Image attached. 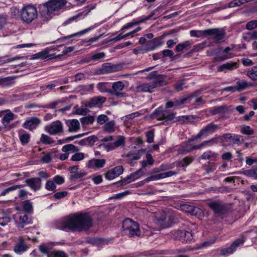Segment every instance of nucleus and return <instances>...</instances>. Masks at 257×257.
<instances>
[{
  "label": "nucleus",
  "instance_id": "1",
  "mask_svg": "<svg viewBox=\"0 0 257 257\" xmlns=\"http://www.w3.org/2000/svg\"><path fill=\"white\" fill-rule=\"evenodd\" d=\"M92 224V219L89 213H75L58 223L57 228L63 230L80 232L88 230Z\"/></svg>",
  "mask_w": 257,
  "mask_h": 257
},
{
  "label": "nucleus",
  "instance_id": "2",
  "mask_svg": "<svg viewBox=\"0 0 257 257\" xmlns=\"http://www.w3.org/2000/svg\"><path fill=\"white\" fill-rule=\"evenodd\" d=\"M166 78V75L159 74L157 71H153L150 73L146 77L147 79L152 80V81L138 85L136 87V91L152 93L154 89L167 84Z\"/></svg>",
  "mask_w": 257,
  "mask_h": 257
},
{
  "label": "nucleus",
  "instance_id": "3",
  "mask_svg": "<svg viewBox=\"0 0 257 257\" xmlns=\"http://www.w3.org/2000/svg\"><path fill=\"white\" fill-rule=\"evenodd\" d=\"M66 3L65 0H50L41 5L40 13L42 20L46 22L48 21L51 18L52 13L61 9Z\"/></svg>",
  "mask_w": 257,
  "mask_h": 257
},
{
  "label": "nucleus",
  "instance_id": "4",
  "mask_svg": "<svg viewBox=\"0 0 257 257\" xmlns=\"http://www.w3.org/2000/svg\"><path fill=\"white\" fill-rule=\"evenodd\" d=\"M121 229L122 233L129 237L140 236L141 234L139 223L130 218L122 221Z\"/></svg>",
  "mask_w": 257,
  "mask_h": 257
},
{
  "label": "nucleus",
  "instance_id": "5",
  "mask_svg": "<svg viewBox=\"0 0 257 257\" xmlns=\"http://www.w3.org/2000/svg\"><path fill=\"white\" fill-rule=\"evenodd\" d=\"M38 17V13L35 7L31 5L24 7L21 12V18L23 21L28 24L32 23Z\"/></svg>",
  "mask_w": 257,
  "mask_h": 257
},
{
  "label": "nucleus",
  "instance_id": "6",
  "mask_svg": "<svg viewBox=\"0 0 257 257\" xmlns=\"http://www.w3.org/2000/svg\"><path fill=\"white\" fill-rule=\"evenodd\" d=\"M208 205L217 216L225 214L229 211L228 206L219 200L211 201L208 203Z\"/></svg>",
  "mask_w": 257,
  "mask_h": 257
},
{
  "label": "nucleus",
  "instance_id": "7",
  "mask_svg": "<svg viewBox=\"0 0 257 257\" xmlns=\"http://www.w3.org/2000/svg\"><path fill=\"white\" fill-rule=\"evenodd\" d=\"M245 239L244 235H241L239 238L236 239L229 247L221 249L220 252V255L225 256L232 253L236 250L238 247L244 243Z\"/></svg>",
  "mask_w": 257,
  "mask_h": 257
},
{
  "label": "nucleus",
  "instance_id": "8",
  "mask_svg": "<svg viewBox=\"0 0 257 257\" xmlns=\"http://www.w3.org/2000/svg\"><path fill=\"white\" fill-rule=\"evenodd\" d=\"M218 125L213 123H210L204 126L200 131L199 133L194 137L192 141L197 140L201 137H207L214 133L218 129Z\"/></svg>",
  "mask_w": 257,
  "mask_h": 257
},
{
  "label": "nucleus",
  "instance_id": "9",
  "mask_svg": "<svg viewBox=\"0 0 257 257\" xmlns=\"http://www.w3.org/2000/svg\"><path fill=\"white\" fill-rule=\"evenodd\" d=\"M122 66L120 64H114L111 63L103 64L101 68L98 70L99 74H105L113 73L121 70Z\"/></svg>",
  "mask_w": 257,
  "mask_h": 257
},
{
  "label": "nucleus",
  "instance_id": "10",
  "mask_svg": "<svg viewBox=\"0 0 257 257\" xmlns=\"http://www.w3.org/2000/svg\"><path fill=\"white\" fill-rule=\"evenodd\" d=\"M112 89H111V95L115 96L117 98L124 97L127 96L125 92H121L124 87L123 83L119 81L112 83Z\"/></svg>",
  "mask_w": 257,
  "mask_h": 257
},
{
  "label": "nucleus",
  "instance_id": "11",
  "mask_svg": "<svg viewBox=\"0 0 257 257\" xmlns=\"http://www.w3.org/2000/svg\"><path fill=\"white\" fill-rule=\"evenodd\" d=\"M174 221V216L171 214L164 213L161 216L157 219V223L161 228L169 227Z\"/></svg>",
  "mask_w": 257,
  "mask_h": 257
},
{
  "label": "nucleus",
  "instance_id": "12",
  "mask_svg": "<svg viewBox=\"0 0 257 257\" xmlns=\"http://www.w3.org/2000/svg\"><path fill=\"white\" fill-rule=\"evenodd\" d=\"M45 130L50 134L55 135L63 132V126L59 120L53 122L49 126L45 127Z\"/></svg>",
  "mask_w": 257,
  "mask_h": 257
},
{
  "label": "nucleus",
  "instance_id": "13",
  "mask_svg": "<svg viewBox=\"0 0 257 257\" xmlns=\"http://www.w3.org/2000/svg\"><path fill=\"white\" fill-rule=\"evenodd\" d=\"M225 32L222 29L212 28L208 29L207 36H213L216 42H219L225 36Z\"/></svg>",
  "mask_w": 257,
  "mask_h": 257
},
{
  "label": "nucleus",
  "instance_id": "14",
  "mask_svg": "<svg viewBox=\"0 0 257 257\" xmlns=\"http://www.w3.org/2000/svg\"><path fill=\"white\" fill-rule=\"evenodd\" d=\"M123 172L122 166H117L109 170L105 175V178L107 180H112L121 175Z\"/></svg>",
  "mask_w": 257,
  "mask_h": 257
},
{
  "label": "nucleus",
  "instance_id": "15",
  "mask_svg": "<svg viewBox=\"0 0 257 257\" xmlns=\"http://www.w3.org/2000/svg\"><path fill=\"white\" fill-rule=\"evenodd\" d=\"M181 209L185 211L187 213H189L191 215L193 216H197L198 215L201 214L202 213V210L200 209L199 208L191 206L188 204H182L180 205Z\"/></svg>",
  "mask_w": 257,
  "mask_h": 257
},
{
  "label": "nucleus",
  "instance_id": "16",
  "mask_svg": "<svg viewBox=\"0 0 257 257\" xmlns=\"http://www.w3.org/2000/svg\"><path fill=\"white\" fill-rule=\"evenodd\" d=\"M221 138H223L224 141L228 143H232L234 144L239 145L241 144L242 142L240 139L242 137L240 135L236 134H231L229 133L225 134L222 136H220Z\"/></svg>",
  "mask_w": 257,
  "mask_h": 257
},
{
  "label": "nucleus",
  "instance_id": "17",
  "mask_svg": "<svg viewBox=\"0 0 257 257\" xmlns=\"http://www.w3.org/2000/svg\"><path fill=\"white\" fill-rule=\"evenodd\" d=\"M105 159H92L86 164V167L88 169H100L105 164Z\"/></svg>",
  "mask_w": 257,
  "mask_h": 257
},
{
  "label": "nucleus",
  "instance_id": "18",
  "mask_svg": "<svg viewBox=\"0 0 257 257\" xmlns=\"http://www.w3.org/2000/svg\"><path fill=\"white\" fill-rule=\"evenodd\" d=\"M42 180L40 178H31L25 180V183L33 190L36 191L41 188Z\"/></svg>",
  "mask_w": 257,
  "mask_h": 257
},
{
  "label": "nucleus",
  "instance_id": "19",
  "mask_svg": "<svg viewBox=\"0 0 257 257\" xmlns=\"http://www.w3.org/2000/svg\"><path fill=\"white\" fill-rule=\"evenodd\" d=\"M106 101V98L103 96H96L92 98L85 104L87 107L92 108L95 106H101Z\"/></svg>",
  "mask_w": 257,
  "mask_h": 257
},
{
  "label": "nucleus",
  "instance_id": "20",
  "mask_svg": "<svg viewBox=\"0 0 257 257\" xmlns=\"http://www.w3.org/2000/svg\"><path fill=\"white\" fill-rule=\"evenodd\" d=\"M41 121L39 118L36 117H33L27 120L23 124V127L26 129L32 131L35 129L40 124Z\"/></svg>",
  "mask_w": 257,
  "mask_h": 257
},
{
  "label": "nucleus",
  "instance_id": "21",
  "mask_svg": "<svg viewBox=\"0 0 257 257\" xmlns=\"http://www.w3.org/2000/svg\"><path fill=\"white\" fill-rule=\"evenodd\" d=\"M177 174V172L173 171H170L167 172H164L155 175L147 178L145 180L147 182L150 181L152 180H157L161 179H164L167 177H169L175 175Z\"/></svg>",
  "mask_w": 257,
  "mask_h": 257
},
{
  "label": "nucleus",
  "instance_id": "22",
  "mask_svg": "<svg viewBox=\"0 0 257 257\" xmlns=\"http://www.w3.org/2000/svg\"><path fill=\"white\" fill-rule=\"evenodd\" d=\"M228 107L226 105L214 106L211 108L210 113L212 115L219 114L223 117L228 111Z\"/></svg>",
  "mask_w": 257,
  "mask_h": 257
},
{
  "label": "nucleus",
  "instance_id": "23",
  "mask_svg": "<svg viewBox=\"0 0 257 257\" xmlns=\"http://www.w3.org/2000/svg\"><path fill=\"white\" fill-rule=\"evenodd\" d=\"M28 247L26 244L24 239L20 237L18 243L16 245L14 248V251L18 254H22L23 252L26 251Z\"/></svg>",
  "mask_w": 257,
  "mask_h": 257
},
{
  "label": "nucleus",
  "instance_id": "24",
  "mask_svg": "<svg viewBox=\"0 0 257 257\" xmlns=\"http://www.w3.org/2000/svg\"><path fill=\"white\" fill-rule=\"evenodd\" d=\"M66 123L68 127L69 132H76L80 128L79 122L77 119L67 120Z\"/></svg>",
  "mask_w": 257,
  "mask_h": 257
},
{
  "label": "nucleus",
  "instance_id": "25",
  "mask_svg": "<svg viewBox=\"0 0 257 257\" xmlns=\"http://www.w3.org/2000/svg\"><path fill=\"white\" fill-rule=\"evenodd\" d=\"M194 138V137L189 139L186 143L183 144L178 149V152L181 154H186L192 151H193L192 146L191 145L190 143L192 141L191 140Z\"/></svg>",
  "mask_w": 257,
  "mask_h": 257
},
{
  "label": "nucleus",
  "instance_id": "26",
  "mask_svg": "<svg viewBox=\"0 0 257 257\" xmlns=\"http://www.w3.org/2000/svg\"><path fill=\"white\" fill-rule=\"evenodd\" d=\"M165 110L166 109L163 107L160 106L156 109L151 114V117L158 120H164V116L166 114Z\"/></svg>",
  "mask_w": 257,
  "mask_h": 257
},
{
  "label": "nucleus",
  "instance_id": "27",
  "mask_svg": "<svg viewBox=\"0 0 257 257\" xmlns=\"http://www.w3.org/2000/svg\"><path fill=\"white\" fill-rule=\"evenodd\" d=\"M238 63L235 62H230L223 64L219 66L218 71L220 72L224 71L225 70H232L237 68Z\"/></svg>",
  "mask_w": 257,
  "mask_h": 257
},
{
  "label": "nucleus",
  "instance_id": "28",
  "mask_svg": "<svg viewBox=\"0 0 257 257\" xmlns=\"http://www.w3.org/2000/svg\"><path fill=\"white\" fill-rule=\"evenodd\" d=\"M218 154L210 150L205 152L200 157L202 160L216 161Z\"/></svg>",
  "mask_w": 257,
  "mask_h": 257
},
{
  "label": "nucleus",
  "instance_id": "29",
  "mask_svg": "<svg viewBox=\"0 0 257 257\" xmlns=\"http://www.w3.org/2000/svg\"><path fill=\"white\" fill-rule=\"evenodd\" d=\"M20 222L18 224V227L20 228H23L25 225L31 223V220L27 214H21L19 216Z\"/></svg>",
  "mask_w": 257,
  "mask_h": 257
},
{
  "label": "nucleus",
  "instance_id": "30",
  "mask_svg": "<svg viewBox=\"0 0 257 257\" xmlns=\"http://www.w3.org/2000/svg\"><path fill=\"white\" fill-rule=\"evenodd\" d=\"M200 93H201L200 91H197L194 92L192 95H190L188 97L176 100L175 101V106H179V105H181L182 104H184L186 102V101L187 100H190L193 97H196V96L199 95L200 94Z\"/></svg>",
  "mask_w": 257,
  "mask_h": 257
},
{
  "label": "nucleus",
  "instance_id": "31",
  "mask_svg": "<svg viewBox=\"0 0 257 257\" xmlns=\"http://www.w3.org/2000/svg\"><path fill=\"white\" fill-rule=\"evenodd\" d=\"M96 87L101 92H107L111 94V88L109 83L99 82L97 84Z\"/></svg>",
  "mask_w": 257,
  "mask_h": 257
},
{
  "label": "nucleus",
  "instance_id": "32",
  "mask_svg": "<svg viewBox=\"0 0 257 257\" xmlns=\"http://www.w3.org/2000/svg\"><path fill=\"white\" fill-rule=\"evenodd\" d=\"M192 43L189 41H186L183 43L178 44L175 48V50L177 52L183 51L184 50H189L191 48Z\"/></svg>",
  "mask_w": 257,
  "mask_h": 257
},
{
  "label": "nucleus",
  "instance_id": "33",
  "mask_svg": "<svg viewBox=\"0 0 257 257\" xmlns=\"http://www.w3.org/2000/svg\"><path fill=\"white\" fill-rule=\"evenodd\" d=\"M191 37L200 38L207 37L208 29L204 30H191L190 31Z\"/></svg>",
  "mask_w": 257,
  "mask_h": 257
},
{
  "label": "nucleus",
  "instance_id": "34",
  "mask_svg": "<svg viewBox=\"0 0 257 257\" xmlns=\"http://www.w3.org/2000/svg\"><path fill=\"white\" fill-rule=\"evenodd\" d=\"M6 112H7L2 118V123L5 125H7L11 120L14 119L15 114L11 112L10 109L6 110Z\"/></svg>",
  "mask_w": 257,
  "mask_h": 257
},
{
  "label": "nucleus",
  "instance_id": "35",
  "mask_svg": "<svg viewBox=\"0 0 257 257\" xmlns=\"http://www.w3.org/2000/svg\"><path fill=\"white\" fill-rule=\"evenodd\" d=\"M51 56L52 55H49L48 52L47 50H44L43 51L34 54L33 55V57L32 58H31V59H47L49 60L52 59V57H51Z\"/></svg>",
  "mask_w": 257,
  "mask_h": 257
},
{
  "label": "nucleus",
  "instance_id": "36",
  "mask_svg": "<svg viewBox=\"0 0 257 257\" xmlns=\"http://www.w3.org/2000/svg\"><path fill=\"white\" fill-rule=\"evenodd\" d=\"M93 28V27H89V28H87V29H86L85 30H83L82 31H80L79 32L74 33L73 34H72V35L66 36V37H63L62 38H61V39H59L57 40V41L60 40H67V39H69L70 38H72L73 37H75L76 36H80V35H83L85 33H86L89 32V31H90L91 30H92Z\"/></svg>",
  "mask_w": 257,
  "mask_h": 257
},
{
  "label": "nucleus",
  "instance_id": "37",
  "mask_svg": "<svg viewBox=\"0 0 257 257\" xmlns=\"http://www.w3.org/2000/svg\"><path fill=\"white\" fill-rule=\"evenodd\" d=\"M114 126L115 122L114 120L107 122L103 126L104 131L108 133H112L115 131Z\"/></svg>",
  "mask_w": 257,
  "mask_h": 257
},
{
  "label": "nucleus",
  "instance_id": "38",
  "mask_svg": "<svg viewBox=\"0 0 257 257\" xmlns=\"http://www.w3.org/2000/svg\"><path fill=\"white\" fill-rule=\"evenodd\" d=\"M23 208L24 211L27 213H31L33 212V205L29 200H27L23 202Z\"/></svg>",
  "mask_w": 257,
  "mask_h": 257
},
{
  "label": "nucleus",
  "instance_id": "39",
  "mask_svg": "<svg viewBox=\"0 0 257 257\" xmlns=\"http://www.w3.org/2000/svg\"><path fill=\"white\" fill-rule=\"evenodd\" d=\"M111 239L96 238L94 245L100 246L103 245H107L111 241Z\"/></svg>",
  "mask_w": 257,
  "mask_h": 257
},
{
  "label": "nucleus",
  "instance_id": "40",
  "mask_svg": "<svg viewBox=\"0 0 257 257\" xmlns=\"http://www.w3.org/2000/svg\"><path fill=\"white\" fill-rule=\"evenodd\" d=\"M132 181H134L130 177V175H129L126 177L121 179L120 181L113 183L112 185H116L118 187L122 186L131 183Z\"/></svg>",
  "mask_w": 257,
  "mask_h": 257
},
{
  "label": "nucleus",
  "instance_id": "41",
  "mask_svg": "<svg viewBox=\"0 0 257 257\" xmlns=\"http://www.w3.org/2000/svg\"><path fill=\"white\" fill-rule=\"evenodd\" d=\"M219 139H220V136H218V137L216 136L209 140L203 141L202 143V146H203V147H204L206 146H211L214 144H217L218 143Z\"/></svg>",
  "mask_w": 257,
  "mask_h": 257
},
{
  "label": "nucleus",
  "instance_id": "42",
  "mask_svg": "<svg viewBox=\"0 0 257 257\" xmlns=\"http://www.w3.org/2000/svg\"><path fill=\"white\" fill-rule=\"evenodd\" d=\"M62 151L64 152H77L79 151L78 148L73 144H67L62 147Z\"/></svg>",
  "mask_w": 257,
  "mask_h": 257
},
{
  "label": "nucleus",
  "instance_id": "43",
  "mask_svg": "<svg viewBox=\"0 0 257 257\" xmlns=\"http://www.w3.org/2000/svg\"><path fill=\"white\" fill-rule=\"evenodd\" d=\"M165 112L166 113L164 116V120H165L161 123L162 124H166L167 121H171L175 118L176 113H170L167 110H165Z\"/></svg>",
  "mask_w": 257,
  "mask_h": 257
},
{
  "label": "nucleus",
  "instance_id": "44",
  "mask_svg": "<svg viewBox=\"0 0 257 257\" xmlns=\"http://www.w3.org/2000/svg\"><path fill=\"white\" fill-rule=\"evenodd\" d=\"M24 185H16L11 186L8 188L4 189L1 193L0 196H3L9 193L10 192L20 189L23 187Z\"/></svg>",
  "mask_w": 257,
  "mask_h": 257
},
{
  "label": "nucleus",
  "instance_id": "45",
  "mask_svg": "<svg viewBox=\"0 0 257 257\" xmlns=\"http://www.w3.org/2000/svg\"><path fill=\"white\" fill-rule=\"evenodd\" d=\"M40 141L45 145L51 144L54 142L52 138L44 134L41 135Z\"/></svg>",
  "mask_w": 257,
  "mask_h": 257
},
{
  "label": "nucleus",
  "instance_id": "46",
  "mask_svg": "<svg viewBox=\"0 0 257 257\" xmlns=\"http://www.w3.org/2000/svg\"><path fill=\"white\" fill-rule=\"evenodd\" d=\"M236 87L237 91L240 92L244 90L247 86V83L244 80H239L236 82Z\"/></svg>",
  "mask_w": 257,
  "mask_h": 257
},
{
  "label": "nucleus",
  "instance_id": "47",
  "mask_svg": "<svg viewBox=\"0 0 257 257\" xmlns=\"http://www.w3.org/2000/svg\"><path fill=\"white\" fill-rule=\"evenodd\" d=\"M204 169L206 173L209 174L213 172L216 168V165L213 163L208 162L207 165L203 166Z\"/></svg>",
  "mask_w": 257,
  "mask_h": 257
},
{
  "label": "nucleus",
  "instance_id": "48",
  "mask_svg": "<svg viewBox=\"0 0 257 257\" xmlns=\"http://www.w3.org/2000/svg\"><path fill=\"white\" fill-rule=\"evenodd\" d=\"M24 132V130H21L20 131V132ZM20 135V140L21 141V143L23 145L27 144L30 141V137L29 134L28 133H25L24 134H20V133H19Z\"/></svg>",
  "mask_w": 257,
  "mask_h": 257
},
{
  "label": "nucleus",
  "instance_id": "49",
  "mask_svg": "<svg viewBox=\"0 0 257 257\" xmlns=\"http://www.w3.org/2000/svg\"><path fill=\"white\" fill-rule=\"evenodd\" d=\"M45 188L48 191H52L53 192H56L57 191L55 183L52 180H49L47 181L45 185Z\"/></svg>",
  "mask_w": 257,
  "mask_h": 257
},
{
  "label": "nucleus",
  "instance_id": "50",
  "mask_svg": "<svg viewBox=\"0 0 257 257\" xmlns=\"http://www.w3.org/2000/svg\"><path fill=\"white\" fill-rule=\"evenodd\" d=\"M117 138L118 139L113 143L115 149L125 144V138L123 136H118Z\"/></svg>",
  "mask_w": 257,
  "mask_h": 257
},
{
  "label": "nucleus",
  "instance_id": "51",
  "mask_svg": "<svg viewBox=\"0 0 257 257\" xmlns=\"http://www.w3.org/2000/svg\"><path fill=\"white\" fill-rule=\"evenodd\" d=\"M94 120V118L93 116H88L82 117L80 119V121L82 124L84 125H87L89 124H92Z\"/></svg>",
  "mask_w": 257,
  "mask_h": 257
},
{
  "label": "nucleus",
  "instance_id": "52",
  "mask_svg": "<svg viewBox=\"0 0 257 257\" xmlns=\"http://www.w3.org/2000/svg\"><path fill=\"white\" fill-rule=\"evenodd\" d=\"M144 174V171L142 169H140L134 173L131 174L130 177L132 178L133 181L137 180L140 178Z\"/></svg>",
  "mask_w": 257,
  "mask_h": 257
},
{
  "label": "nucleus",
  "instance_id": "53",
  "mask_svg": "<svg viewBox=\"0 0 257 257\" xmlns=\"http://www.w3.org/2000/svg\"><path fill=\"white\" fill-rule=\"evenodd\" d=\"M186 230H178L176 231L174 233V238L176 239H179L183 240L184 235H185Z\"/></svg>",
  "mask_w": 257,
  "mask_h": 257
},
{
  "label": "nucleus",
  "instance_id": "54",
  "mask_svg": "<svg viewBox=\"0 0 257 257\" xmlns=\"http://www.w3.org/2000/svg\"><path fill=\"white\" fill-rule=\"evenodd\" d=\"M193 160V158L192 157H186L179 162V164L182 167L187 166L191 164Z\"/></svg>",
  "mask_w": 257,
  "mask_h": 257
},
{
  "label": "nucleus",
  "instance_id": "55",
  "mask_svg": "<svg viewBox=\"0 0 257 257\" xmlns=\"http://www.w3.org/2000/svg\"><path fill=\"white\" fill-rule=\"evenodd\" d=\"M84 158V154L82 153H78L74 154L71 157V160L73 161L78 162L83 160Z\"/></svg>",
  "mask_w": 257,
  "mask_h": 257
},
{
  "label": "nucleus",
  "instance_id": "56",
  "mask_svg": "<svg viewBox=\"0 0 257 257\" xmlns=\"http://www.w3.org/2000/svg\"><path fill=\"white\" fill-rule=\"evenodd\" d=\"M86 175V173L76 172L74 174L70 176L69 179L70 181H74L76 179L81 180L84 176Z\"/></svg>",
  "mask_w": 257,
  "mask_h": 257
},
{
  "label": "nucleus",
  "instance_id": "57",
  "mask_svg": "<svg viewBox=\"0 0 257 257\" xmlns=\"http://www.w3.org/2000/svg\"><path fill=\"white\" fill-rule=\"evenodd\" d=\"M240 132L242 134L246 135H251L254 133L253 130L251 129L250 126L248 125H244L241 129Z\"/></svg>",
  "mask_w": 257,
  "mask_h": 257
},
{
  "label": "nucleus",
  "instance_id": "58",
  "mask_svg": "<svg viewBox=\"0 0 257 257\" xmlns=\"http://www.w3.org/2000/svg\"><path fill=\"white\" fill-rule=\"evenodd\" d=\"M37 92L25 93H23L19 95V99L22 100H26L33 97L34 94Z\"/></svg>",
  "mask_w": 257,
  "mask_h": 257
},
{
  "label": "nucleus",
  "instance_id": "59",
  "mask_svg": "<svg viewBox=\"0 0 257 257\" xmlns=\"http://www.w3.org/2000/svg\"><path fill=\"white\" fill-rule=\"evenodd\" d=\"M192 239L193 236L191 232L186 231V233L184 236V238H183L182 242L188 243H190Z\"/></svg>",
  "mask_w": 257,
  "mask_h": 257
},
{
  "label": "nucleus",
  "instance_id": "60",
  "mask_svg": "<svg viewBox=\"0 0 257 257\" xmlns=\"http://www.w3.org/2000/svg\"><path fill=\"white\" fill-rule=\"evenodd\" d=\"M194 118V117L193 115H184L179 117L178 121H180L181 123H185L190 121Z\"/></svg>",
  "mask_w": 257,
  "mask_h": 257
},
{
  "label": "nucleus",
  "instance_id": "61",
  "mask_svg": "<svg viewBox=\"0 0 257 257\" xmlns=\"http://www.w3.org/2000/svg\"><path fill=\"white\" fill-rule=\"evenodd\" d=\"M184 84L183 80H180L174 85V88L177 91H182L183 89V85Z\"/></svg>",
  "mask_w": 257,
  "mask_h": 257
},
{
  "label": "nucleus",
  "instance_id": "62",
  "mask_svg": "<svg viewBox=\"0 0 257 257\" xmlns=\"http://www.w3.org/2000/svg\"><path fill=\"white\" fill-rule=\"evenodd\" d=\"M13 78L11 77L0 78V85H2L3 86L11 85L12 83L10 81Z\"/></svg>",
  "mask_w": 257,
  "mask_h": 257
},
{
  "label": "nucleus",
  "instance_id": "63",
  "mask_svg": "<svg viewBox=\"0 0 257 257\" xmlns=\"http://www.w3.org/2000/svg\"><path fill=\"white\" fill-rule=\"evenodd\" d=\"M257 27V20H252L248 22L246 25L247 30H251Z\"/></svg>",
  "mask_w": 257,
  "mask_h": 257
},
{
  "label": "nucleus",
  "instance_id": "64",
  "mask_svg": "<svg viewBox=\"0 0 257 257\" xmlns=\"http://www.w3.org/2000/svg\"><path fill=\"white\" fill-rule=\"evenodd\" d=\"M108 120V117L106 115L101 114L98 116L97 118V122L100 124H103Z\"/></svg>",
  "mask_w": 257,
  "mask_h": 257
}]
</instances>
